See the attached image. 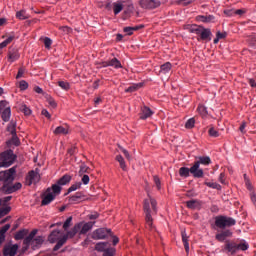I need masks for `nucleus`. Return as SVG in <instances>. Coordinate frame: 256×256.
<instances>
[{"label":"nucleus","mask_w":256,"mask_h":256,"mask_svg":"<svg viewBox=\"0 0 256 256\" xmlns=\"http://www.w3.org/2000/svg\"><path fill=\"white\" fill-rule=\"evenodd\" d=\"M148 199L144 200L143 211L145 215L146 228L153 230V215L157 213V202L148 195Z\"/></svg>","instance_id":"1"},{"label":"nucleus","mask_w":256,"mask_h":256,"mask_svg":"<svg viewBox=\"0 0 256 256\" xmlns=\"http://www.w3.org/2000/svg\"><path fill=\"white\" fill-rule=\"evenodd\" d=\"M186 29L190 32V33H195L198 35L197 40L198 41H206V43H208L211 40V36H212V32L209 28H204L201 25H188L186 27Z\"/></svg>","instance_id":"2"},{"label":"nucleus","mask_w":256,"mask_h":256,"mask_svg":"<svg viewBox=\"0 0 256 256\" xmlns=\"http://www.w3.org/2000/svg\"><path fill=\"white\" fill-rule=\"evenodd\" d=\"M211 163L212 161H211V158H209V156H197L193 164L192 172L195 173V171H197V173L199 174V177L203 178L204 171L202 170L200 165L209 166Z\"/></svg>","instance_id":"3"},{"label":"nucleus","mask_w":256,"mask_h":256,"mask_svg":"<svg viewBox=\"0 0 256 256\" xmlns=\"http://www.w3.org/2000/svg\"><path fill=\"white\" fill-rule=\"evenodd\" d=\"M215 225L218 228L225 230V228L227 227H232L236 225V220L231 217L220 215L215 218Z\"/></svg>","instance_id":"4"},{"label":"nucleus","mask_w":256,"mask_h":256,"mask_svg":"<svg viewBox=\"0 0 256 256\" xmlns=\"http://www.w3.org/2000/svg\"><path fill=\"white\" fill-rule=\"evenodd\" d=\"M95 250L103 252V256H115L116 249L111 247L110 242H100L95 245Z\"/></svg>","instance_id":"5"},{"label":"nucleus","mask_w":256,"mask_h":256,"mask_svg":"<svg viewBox=\"0 0 256 256\" xmlns=\"http://www.w3.org/2000/svg\"><path fill=\"white\" fill-rule=\"evenodd\" d=\"M113 236V232L111 229L108 228H99L93 231L92 239L94 240H101V239H110Z\"/></svg>","instance_id":"6"},{"label":"nucleus","mask_w":256,"mask_h":256,"mask_svg":"<svg viewBox=\"0 0 256 256\" xmlns=\"http://www.w3.org/2000/svg\"><path fill=\"white\" fill-rule=\"evenodd\" d=\"M0 113L2 120L7 123L10 121L11 118V107L6 100L0 101Z\"/></svg>","instance_id":"7"},{"label":"nucleus","mask_w":256,"mask_h":256,"mask_svg":"<svg viewBox=\"0 0 256 256\" xmlns=\"http://www.w3.org/2000/svg\"><path fill=\"white\" fill-rule=\"evenodd\" d=\"M14 155L12 150H9L7 152H2L0 154V161L2 167H10L14 163Z\"/></svg>","instance_id":"8"},{"label":"nucleus","mask_w":256,"mask_h":256,"mask_svg":"<svg viewBox=\"0 0 256 256\" xmlns=\"http://www.w3.org/2000/svg\"><path fill=\"white\" fill-rule=\"evenodd\" d=\"M16 173V168H9L5 172H0V182H4V185H7L14 180V174Z\"/></svg>","instance_id":"9"},{"label":"nucleus","mask_w":256,"mask_h":256,"mask_svg":"<svg viewBox=\"0 0 256 256\" xmlns=\"http://www.w3.org/2000/svg\"><path fill=\"white\" fill-rule=\"evenodd\" d=\"M40 180L39 170H30L26 176V185L31 186L33 183H37Z\"/></svg>","instance_id":"10"},{"label":"nucleus","mask_w":256,"mask_h":256,"mask_svg":"<svg viewBox=\"0 0 256 256\" xmlns=\"http://www.w3.org/2000/svg\"><path fill=\"white\" fill-rule=\"evenodd\" d=\"M190 173L193 175L194 178H200V174L197 172V170L193 172V166H191V168H186V166H182L179 169V175L181 177L188 178L190 176Z\"/></svg>","instance_id":"11"},{"label":"nucleus","mask_w":256,"mask_h":256,"mask_svg":"<svg viewBox=\"0 0 256 256\" xmlns=\"http://www.w3.org/2000/svg\"><path fill=\"white\" fill-rule=\"evenodd\" d=\"M159 0H140V6L143 9H155L160 6Z\"/></svg>","instance_id":"12"},{"label":"nucleus","mask_w":256,"mask_h":256,"mask_svg":"<svg viewBox=\"0 0 256 256\" xmlns=\"http://www.w3.org/2000/svg\"><path fill=\"white\" fill-rule=\"evenodd\" d=\"M103 67L104 68L112 67V68L118 70V69H122L123 65L119 59L113 58L111 60H107V61L103 62Z\"/></svg>","instance_id":"13"},{"label":"nucleus","mask_w":256,"mask_h":256,"mask_svg":"<svg viewBox=\"0 0 256 256\" xmlns=\"http://www.w3.org/2000/svg\"><path fill=\"white\" fill-rule=\"evenodd\" d=\"M19 245L14 244V245H6L3 249V255L4 256H15L18 252Z\"/></svg>","instance_id":"14"},{"label":"nucleus","mask_w":256,"mask_h":256,"mask_svg":"<svg viewBox=\"0 0 256 256\" xmlns=\"http://www.w3.org/2000/svg\"><path fill=\"white\" fill-rule=\"evenodd\" d=\"M233 236V232L229 229H224L218 234H216L215 238L219 242H225L227 241V238H231Z\"/></svg>","instance_id":"15"},{"label":"nucleus","mask_w":256,"mask_h":256,"mask_svg":"<svg viewBox=\"0 0 256 256\" xmlns=\"http://www.w3.org/2000/svg\"><path fill=\"white\" fill-rule=\"evenodd\" d=\"M223 251L231 253L232 255L238 251L237 243L234 241L227 240L223 246Z\"/></svg>","instance_id":"16"},{"label":"nucleus","mask_w":256,"mask_h":256,"mask_svg":"<svg viewBox=\"0 0 256 256\" xmlns=\"http://www.w3.org/2000/svg\"><path fill=\"white\" fill-rule=\"evenodd\" d=\"M56 198V195L52 193V189L48 188L44 194V197L42 199V206H46L50 204L52 201H54Z\"/></svg>","instance_id":"17"},{"label":"nucleus","mask_w":256,"mask_h":256,"mask_svg":"<svg viewBox=\"0 0 256 256\" xmlns=\"http://www.w3.org/2000/svg\"><path fill=\"white\" fill-rule=\"evenodd\" d=\"M202 205H203L202 201L197 199H192L186 202L187 208L191 210H200L202 208Z\"/></svg>","instance_id":"18"},{"label":"nucleus","mask_w":256,"mask_h":256,"mask_svg":"<svg viewBox=\"0 0 256 256\" xmlns=\"http://www.w3.org/2000/svg\"><path fill=\"white\" fill-rule=\"evenodd\" d=\"M153 116V110L149 108L148 106H142L141 107V113H140V119L141 120H147Z\"/></svg>","instance_id":"19"},{"label":"nucleus","mask_w":256,"mask_h":256,"mask_svg":"<svg viewBox=\"0 0 256 256\" xmlns=\"http://www.w3.org/2000/svg\"><path fill=\"white\" fill-rule=\"evenodd\" d=\"M22 188L21 183H16L13 186H9L8 183L3 186V190L6 194H12Z\"/></svg>","instance_id":"20"},{"label":"nucleus","mask_w":256,"mask_h":256,"mask_svg":"<svg viewBox=\"0 0 256 256\" xmlns=\"http://www.w3.org/2000/svg\"><path fill=\"white\" fill-rule=\"evenodd\" d=\"M76 225H80V228H79V235H84V234H87L92 228H93V223L92 222H89V223H78Z\"/></svg>","instance_id":"21"},{"label":"nucleus","mask_w":256,"mask_h":256,"mask_svg":"<svg viewBox=\"0 0 256 256\" xmlns=\"http://www.w3.org/2000/svg\"><path fill=\"white\" fill-rule=\"evenodd\" d=\"M43 243H44V237L38 236L32 239V241H30V246H32V249L36 250V249H39Z\"/></svg>","instance_id":"22"},{"label":"nucleus","mask_w":256,"mask_h":256,"mask_svg":"<svg viewBox=\"0 0 256 256\" xmlns=\"http://www.w3.org/2000/svg\"><path fill=\"white\" fill-rule=\"evenodd\" d=\"M81 200H85V195L83 192H77L73 196H70L68 199L69 203H72V204L78 203Z\"/></svg>","instance_id":"23"},{"label":"nucleus","mask_w":256,"mask_h":256,"mask_svg":"<svg viewBox=\"0 0 256 256\" xmlns=\"http://www.w3.org/2000/svg\"><path fill=\"white\" fill-rule=\"evenodd\" d=\"M145 27V25H137V26H134V27H124L123 28V31L128 35V36H131L133 35V32L134 31H137V30H141Z\"/></svg>","instance_id":"24"},{"label":"nucleus","mask_w":256,"mask_h":256,"mask_svg":"<svg viewBox=\"0 0 256 256\" xmlns=\"http://www.w3.org/2000/svg\"><path fill=\"white\" fill-rule=\"evenodd\" d=\"M19 57H20V54L18 49L13 48L9 51V61L11 63H14V61H17Z\"/></svg>","instance_id":"25"},{"label":"nucleus","mask_w":256,"mask_h":256,"mask_svg":"<svg viewBox=\"0 0 256 256\" xmlns=\"http://www.w3.org/2000/svg\"><path fill=\"white\" fill-rule=\"evenodd\" d=\"M37 232V230H32V232L28 234V237L24 238V245H26V249L30 246L31 241L35 239Z\"/></svg>","instance_id":"26"},{"label":"nucleus","mask_w":256,"mask_h":256,"mask_svg":"<svg viewBox=\"0 0 256 256\" xmlns=\"http://www.w3.org/2000/svg\"><path fill=\"white\" fill-rule=\"evenodd\" d=\"M60 234H61V231H59V230L52 231L50 233V235L48 236L49 242L55 243L57 240H59Z\"/></svg>","instance_id":"27"},{"label":"nucleus","mask_w":256,"mask_h":256,"mask_svg":"<svg viewBox=\"0 0 256 256\" xmlns=\"http://www.w3.org/2000/svg\"><path fill=\"white\" fill-rule=\"evenodd\" d=\"M80 228H81V225H77V224H76V225H75L70 231H68V232L66 233V235H64V236H67V239H68V238H73V237L76 236L77 233H79Z\"/></svg>","instance_id":"28"},{"label":"nucleus","mask_w":256,"mask_h":256,"mask_svg":"<svg viewBox=\"0 0 256 256\" xmlns=\"http://www.w3.org/2000/svg\"><path fill=\"white\" fill-rule=\"evenodd\" d=\"M68 240V236H63L61 239L58 240L56 245L53 247V251L59 250Z\"/></svg>","instance_id":"29"},{"label":"nucleus","mask_w":256,"mask_h":256,"mask_svg":"<svg viewBox=\"0 0 256 256\" xmlns=\"http://www.w3.org/2000/svg\"><path fill=\"white\" fill-rule=\"evenodd\" d=\"M55 135H67L68 129L63 126H57L54 130Z\"/></svg>","instance_id":"30"},{"label":"nucleus","mask_w":256,"mask_h":256,"mask_svg":"<svg viewBox=\"0 0 256 256\" xmlns=\"http://www.w3.org/2000/svg\"><path fill=\"white\" fill-rule=\"evenodd\" d=\"M214 19H215V17H214L213 15H209V16H202V15H199V16L197 17V20H198V21H201V22H204V23L212 22Z\"/></svg>","instance_id":"31"},{"label":"nucleus","mask_w":256,"mask_h":256,"mask_svg":"<svg viewBox=\"0 0 256 256\" xmlns=\"http://www.w3.org/2000/svg\"><path fill=\"white\" fill-rule=\"evenodd\" d=\"M70 181H71V176L64 175L62 178H60L57 181V184L60 185V186H64V185L68 184Z\"/></svg>","instance_id":"32"},{"label":"nucleus","mask_w":256,"mask_h":256,"mask_svg":"<svg viewBox=\"0 0 256 256\" xmlns=\"http://www.w3.org/2000/svg\"><path fill=\"white\" fill-rule=\"evenodd\" d=\"M172 68V64L170 62H166L163 65H161L160 70L162 74H167Z\"/></svg>","instance_id":"33"},{"label":"nucleus","mask_w":256,"mask_h":256,"mask_svg":"<svg viewBox=\"0 0 256 256\" xmlns=\"http://www.w3.org/2000/svg\"><path fill=\"white\" fill-rule=\"evenodd\" d=\"M181 234H182V241H183L185 250H186V252H189V243H188V238H189V237L187 236L185 230L182 231Z\"/></svg>","instance_id":"34"},{"label":"nucleus","mask_w":256,"mask_h":256,"mask_svg":"<svg viewBox=\"0 0 256 256\" xmlns=\"http://www.w3.org/2000/svg\"><path fill=\"white\" fill-rule=\"evenodd\" d=\"M124 9V5L122 3H113V11L115 15H118Z\"/></svg>","instance_id":"35"},{"label":"nucleus","mask_w":256,"mask_h":256,"mask_svg":"<svg viewBox=\"0 0 256 256\" xmlns=\"http://www.w3.org/2000/svg\"><path fill=\"white\" fill-rule=\"evenodd\" d=\"M57 85L64 91L70 90V83L67 81H58Z\"/></svg>","instance_id":"36"},{"label":"nucleus","mask_w":256,"mask_h":256,"mask_svg":"<svg viewBox=\"0 0 256 256\" xmlns=\"http://www.w3.org/2000/svg\"><path fill=\"white\" fill-rule=\"evenodd\" d=\"M28 232H29V231L26 230V229L20 230L19 232L16 233L15 239H16V240H22V239H24V237L28 234Z\"/></svg>","instance_id":"37"},{"label":"nucleus","mask_w":256,"mask_h":256,"mask_svg":"<svg viewBox=\"0 0 256 256\" xmlns=\"http://www.w3.org/2000/svg\"><path fill=\"white\" fill-rule=\"evenodd\" d=\"M14 38H15L14 35H10L5 41L0 43V49H4V47H7V45H10V43H12Z\"/></svg>","instance_id":"38"},{"label":"nucleus","mask_w":256,"mask_h":256,"mask_svg":"<svg viewBox=\"0 0 256 256\" xmlns=\"http://www.w3.org/2000/svg\"><path fill=\"white\" fill-rule=\"evenodd\" d=\"M248 249H249V244L245 240H242L239 244H237V251L238 250L246 251Z\"/></svg>","instance_id":"39"},{"label":"nucleus","mask_w":256,"mask_h":256,"mask_svg":"<svg viewBox=\"0 0 256 256\" xmlns=\"http://www.w3.org/2000/svg\"><path fill=\"white\" fill-rule=\"evenodd\" d=\"M50 189H51V193L55 196L59 195L62 190V188L60 187L59 184L52 185V187Z\"/></svg>","instance_id":"40"},{"label":"nucleus","mask_w":256,"mask_h":256,"mask_svg":"<svg viewBox=\"0 0 256 256\" xmlns=\"http://www.w3.org/2000/svg\"><path fill=\"white\" fill-rule=\"evenodd\" d=\"M139 88H141V84H132L125 90V92L133 93V92H136L137 90H139Z\"/></svg>","instance_id":"41"},{"label":"nucleus","mask_w":256,"mask_h":256,"mask_svg":"<svg viewBox=\"0 0 256 256\" xmlns=\"http://www.w3.org/2000/svg\"><path fill=\"white\" fill-rule=\"evenodd\" d=\"M197 110L202 117H206L208 114L207 108L204 105H199Z\"/></svg>","instance_id":"42"},{"label":"nucleus","mask_w":256,"mask_h":256,"mask_svg":"<svg viewBox=\"0 0 256 256\" xmlns=\"http://www.w3.org/2000/svg\"><path fill=\"white\" fill-rule=\"evenodd\" d=\"M20 111H22L26 116H30L32 113V110L27 105H22V107H20Z\"/></svg>","instance_id":"43"},{"label":"nucleus","mask_w":256,"mask_h":256,"mask_svg":"<svg viewBox=\"0 0 256 256\" xmlns=\"http://www.w3.org/2000/svg\"><path fill=\"white\" fill-rule=\"evenodd\" d=\"M8 132H10L13 136L16 135V125L13 122H10L7 127Z\"/></svg>","instance_id":"44"},{"label":"nucleus","mask_w":256,"mask_h":256,"mask_svg":"<svg viewBox=\"0 0 256 256\" xmlns=\"http://www.w3.org/2000/svg\"><path fill=\"white\" fill-rule=\"evenodd\" d=\"M82 187V183L78 182V183H75L74 185H72L68 191H67V194L73 192V191H76L78 189H80Z\"/></svg>","instance_id":"45"},{"label":"nucleus","mask_w":256,"mask_h":256,"mask_svg":"<svg viewBox=\"0 0 256 256\" xmlns=\"http://www.w3.org/2000/svg\"><path fill=\"white\" fill-rule=\"evenodd\" d=\"M209 135H210V137L218 138L220 136V133L214 127H210Z\"/></svg>","instance_id":"46"},{"label":"nucleus","mask_w":256,"mask_h":256,"mask_svg":"<svg viewBox=\"0 0 256 256\" xmlns=\"http://www.w3.org/2000/svg\"><path fill=\"white\" fill-rule=\"evenodd\" d=\"M52 43H53V41L49 37H45L44 40H43V44H44L45 49H50Z\"/></svg>","instance_id":"47"},{"label":"nucleus","mask_w":256,"mask_h":256,"mask_svg":"<svg viewBox=\"0 0 256 256\" xmlns=\"http://www.w3.org/2000/svg\"><path fill=\"white\" fill-rule=\"evenodd\" d=\"M204 184L207 187L212 188V189H216V190H221L222 189V187L219 184H217V183L205 182Z\"/></svg>","instance_id":"48"},{"label":"nucleus","mask_w":256,"mask_h":256,"mask_svg":"<svg viewBox=\"0 0 256 256\" xmlns=\"http://www.w3.org/2000/svg\"><path fill=\"white\" fill-rule=\"evenodd\" d=\"M11 225L10 224H6L4 227H2L0 229V235H1V238L4 240L5 236L4 234L10 229Z\"/></svg>","instance_id":"49"},{"label":"nucleus","mask_w":256,"mask_h":256,"mask_svg":"<svg viewBox=\"0 0 256 256\" xmlns=\"http://www.w3.org/2000/svg\"><path fill=\"white\" fill-rule=\"evenodd\" d=\"M194 125H195V119L190 118L187 120L185 127H186V129H192V128H194Z\"/></svg>","instance_id":"50"},{"label":"nucleus","mask_w":256,"mask_h":256,"mask_svg":"<svg viewBox=\"0 0 256 256\" xmlns=\"http://www.w3.org/2000/svg\"><path fill=\"white\" fill-rule=\"evenodd\" d=\"M16 17L20 20L27 19L26 12L24 10H20L19 12H17Z\"/></svg>","instance_id":"51"},{"label":"nucleus","mask_w":256,"mask_h":256,"mask_svg":"<svg viewBox=\"0 0 256 256\" xmlns=\"http://www.w3.org/2000/svg\"><path fill=\"white\" fill-rule=\"evenodd\" d=\"M72 220H73V217H69L66 219V221L63 224L64 230H68V228L71 226Z\"/></svg>","instance_id":"52"},{"label":"nucleus","mask_w":256,"mask_h":256,"mask_svg":"<svg viewBox=\"0 0 256 256\" xmlns=\"http://www.w3.org/2000/svg\"><path fill=\"white\" fill-rule=\"evenodd\" d=\"M47 103L52 109H55L57 107V103L53 98H48Z\"/></svg>","instance_id":"53"},{"label":"nucleus","mask_w":256,"mask_h":256,"mask_svg":"<svg viewBox=\"0 0 256 256\" xmlns=\"http://www.w3.org/2000/svg\"><path fill=\"white\" fill-rule=\"evenodd\" d=\"M11 211V207H4L0 210V217L7 215Z\"/></svg>","instance_id":"54"},{"label":"nucleus","mask_w":256,"mask_h":256,"mask_svg":"<svg viewBox=\"0 0 256 256\" xmlns=\"http://www.w3.org/2000/svg\"><path fill=\"white\" fill-rule=\"evenodd\" d=\"M28 87H29V84L27 83V81L25 80L20 81V90L25 91L28 89Z\"/></svg>","instance_id":"55"},{"label":"nucleus","mask_w":256,"mask_h":256,"mask_svg":"<svg viewBox=\"0 0 256 256\" xmlns=\"http://www.w3.org/2000/svg\"><path fill=\"white\" fill-rule=\"evenodd\" d=\"M81 182H82L84 185H88V184L90 183V177H89L88 175L82 176Z\"/></svg>","instance_id":"56"},{"label":"nucleus","mask_w":256,"mask_h":256,"mask_svg":"<svg viewBox=\"0 0 256 256\" xmlns=\"http://www.w3.org/2000/svg\"><path fill=\"white\" fill-rule=\"evenodd\" d=\"M120 150L122 151V153L124 154V156H125L128 160H131V155H130V153L128 152L127 149L121 147Z\"/></svg>","instance_id":"57"},{"label":"nucleus","mask_w":256,"mask_h":256,"mask_svg":"<svg viewBox=\"0 0 256 256\" xmlns=\"http://www.w3.org/2000/svg\"><path fill=\"white\" fill-rule=\"evenodd\" d=\"M42 116H44L47 119H51V114L47 109H42Z\"/></svg>","instance_id":"58"},{"label":"nucleus","mask_w":256,"mask_h":256,"mask_svg":"<svg viewBox=\"0 0 256 256\" xmlns=\"http://www.w3.org/2000/svg\"><path fill=\"white\" fill-rule=\"evenodd\" d=\"M225 179H226L225 172H221V174H220V176H219V181H220V183L226 184Z\"/></svg>","instance_id":"59"},{"label":"nucleus","mask_w":256,"mask_h":256,"mask_svg":"<svg viewBox=\"0 0 256 256\" xmlns=\"http://www.w3.org/2000/svg\"><path fill=\"white\" fill-rule=\"evenodd\" d=\"M109 238L112 239V243H113L114 246L117 245L119 243V241H120L119 238L114 236L113 233H112V236H110Z\"/></svg>","instance_id":"60"},{"label":"nucleus","mask_w":256,"mask_h":256,"mask_svg":"<svg viewBox=\"0 0 256 256\" xmlns=\"http://www.w3.org/2000/svg\"><path fill=\"white\" fill-rule=\"evenodd\" d=\"M153 180H154V183H155L157 189L159 190V189L161 188V183H160L159 178H158L157 176H155V177L153 178Z\"/></svg>","instance_id":"61"},{"label":"nucleus","mask_w":256,"mask_h":256,"mask_svg":"<svg viewBox=\"0 0 256 256\" xmlns=\"http://www.w3.org/2000/svg\"><path fill=\"white\" fill-rule=\"evenodd\" d=\"M216 36L219 38V39H224L226 38L227 36V33L224 32V33H221L220 31L217 32Z\"/></svg>","instance_id":"62"},{"label":"nucleus","mask_w":256,"mask_h":256,"mask_svg":"<svg viewBox=\"0 0 256 256\" xmlns=\"http://www.w3.org/2000/svg\"><path fill=\"white\" fill-rule=\"evenodd\" d=\"M89 170L88 166H80V170H79V173H87Z\"/></svg>","instance_id":"63"},{"label":"nucleus","mask_w":256,"mask_h":256,"mask_svg":"<svg viewBox=\"0 0 256 256\" xmlns=\"http://www.w3.org/2000/svg\"><path fill=\"white\" fill-rule=\"evenodd\" d=\"M224 13L227 15V16H232L235 14V11L234 10H225Z\"/></svg>","instance_id":"64"}]
</instances>
